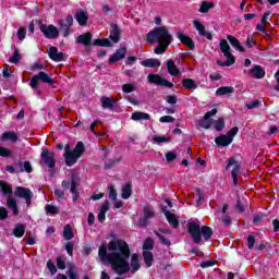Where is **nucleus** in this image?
<instances>
[{
	"label": "nucleus",
	"instance_id": "55",
	"mask_svg": "<svg viewBox=\"0 0 279 279\" xmlns=\"http://www.w3.org/2000/svg\"><path fill=\"white\" fill-rule=\"evenodd\" d=\"M263 106V102L260 100H254L252 102L246 104V108L248 110H254L256 108H260Z\"/></svg>",
	"mask_w": 279,
	"mask_h": 279
},
{
	"label": "nucleus",
	"instance_id": "61",
	"mask_svg": "<svg viewBox=\"0 0 279 279\" xmlns=\"http://www.w3.org/2000/svg\"><path fill=\"white\" fill-rule=\"evenodd\" d=\"M167 104H170L171 106H175L178 104V96L175 95H168L166 96Z\"/></svg>",
	"mask_w": 279,
	"mask_h": 279
},
{
	"label": "nucleus",
	"instance_id": "56",
	"mask_svg": "<svg viewBox=\"0 0 279 279\" xmlns=\"http://www.w3.org/2000/svg\"><path fill=\"white\" fill-rule=\"evenodd\" d=\"M108 191L109 199H112V202H117V190L114 189V185H109Z\"/></svg>",
	"mask_w": 279,
	"mask_h": 279
},
{
	"label": "nucleus",
	"instance_id": "24",
	"mask_svg": "<svg viewBox=\"0 0 279 279\" xmlns=\"http://www.w3.org/2000/svg\"><path fill=\"white\" fill-rule=\"evenodd\" d=\"M61 33V36H63V38H69V36H71V34H73V31L71 29V26L66 25V23H64V21H60L59 22V34Z\"/></svg>",
	"mask_w": 279,
	"mask_h": 279
},
{
	"label": "nucleus",
	"instance_id": "7",
	"mask_svg": "<svg viewBox=\"0 0 279 279\" xmlns=\"http://www.w3.org/2000/svg\"><path fill=\"white\" fill-rule=\"evenodd\" d=\"M39 29L45 38H48L49 40L60 38V31L53 24L47 26V24H43V21H39Z\"/></svg>",
	"mask_w": 279,
	"mask_h": 279
},
{
	"label": "nucleus",
	"instance_id": "15",
	"mask_svg": "<svg viewBox=\"0 0 279 279\" xmlns=\"http://www.w3.org/2000/svg\"><path fill=\"white\" fill-rule=\"evenodd\" d=\"M109 40H111V43H119L121 40V28L119 24L110 25Z\"/></svg>",
	"mask_w": 279,
	"mask_h": 279
},
{
	"label": "nucleus",
	"instance_id": "38",
	"mask_svg": "<svg viewBox=\"0 0 279 279\" xmlns=\"http://www.w3.org/2000/svg\"><path fill=\"white\" fill-rule=\"evenodd\" d=\"M232 93H234V87L230 86H222L216 90V95H218L219 97L223 95H232Z\"/></svg>",
	"mask_w": 279,
	"mask_h": 279
},
{
	"label": "nucleus",
	"instance_id": "33",
	"mask_svg": "<svg viewBox=\"0 0 279 279\" xmlns=\"http://www.w3.org/2000/svg\"><path fill=\"white\" fill-rule=\"evenodd\" d=\"M143 258L146 267H151L154 265V253L150 251H143Z\"/></svg>",
	"mask_w": 279,
	"mask_h": 279
},
{
	"label": "nucleus",
	"instance_id": "23",
	"mask_svg": "<svg viewBox=\"0 0 279 279\" xmlns=\"http://www.w3.org/2000/svg\"><path fill=\"white\" fill-rule=\"evenodd\" d=\"M215 143L218 147H228L231 145L232 140L228 135H219L215 138Z\"/></svg>",
	"mask_w": 279,
	"mask_h": 279
},
{
	"label": "nucleus",
	"instance_id": "53",
	"mask_svg": "<svg viewBox=\"0 0 279 279\" xmlns=\"http://www.w3.org/2000/svg\"><path fill=\"white\" fill-rule=\"evenodd\" d=\"M153 141L155 143H170L171 142V136H160V135H157V136L153 137Z\"/></svg>",
	"mask_w": 279,
	"mask_h": 279
},
{
	"label": "nucleus",
	"instance_id": "21",
	"mask_svg": "<svg viewBox=\"0 0 279 279\" xmlns=\"http://www.w3.org/2000/svg\"><path fill=\"white\" fill-rule=\"evenodd\" d=\"M70 193H72V202H77L80 199V192L77 191V179L75 177L71 178Z\"/></svg>",
	"mask_w": 279,
	"mask_h": 279
},
{
	"label": "nucleus",
	"instance_id": "42",
	"mask_svg": "<svg viewBox=\"0 0 279 279\" xmlns=\"http://www.w3.org/2000/svg\"><path fill=\"white\" fill-rule=\"evenodd\" d=\"M154 234L159 239V243H161V245H166V247H171V241L169 239L160 234V232L158 231H154Z\"/></svg>",
	"mask_w": 279,
	"mask_h": 279
},
{
	"label": "nucleus",
	"instance_id": "13",
	"mask_svg": "<svg viewBox=\"0 0 279 279\" xmlns=\"http://www.w3.org/2000/svg\"><path fill=\"white\" fill-rule=\"evenodd\" d=\"M48 56L53 62H64L66 60L64 52H59L56 46L50 47Z\"/></svg>",
	"mask_w": 279,
	"mask_h": 279
},
{
	"label": "nucleus",
	"instance_id": "48",
	"mask_svg": "<svg viewBox=\"0 0 279 279\" xmlns=\"http://www.w3.org/2000/svg\"><path fill=\"white\" fill-rule=\"evenodd\" d=\"M119 162H121L120 158L109 159L105 162V169L106 170L112 169L116 165H119Z\"/></svg>",
	"mask_w": 279,
	"mask_h": 279
},
{
	"label": "nucleus",
	"instance_id": "8",
	"mask_svg": "<svg viewBox=\"0 0 279 279\" xmlns=\"http://www.w3.org/2000/svg\"><path fill=\"white\" fill-rule=\"evenodd\" d=\"M230 167H233V169L231 170V178H233V185L236 186L239 182V173H241V162L236 161L234 157H231L228 159L227 166L225 168L226 171H228Z\"/></svg>",
	"mask_w": 279,
	"mask_h": 279
},
{
	"label": "nucleus",
	"instance_id": "58",
	"mask_svg": "<svg viewBox=\"0 0 279 279\" xmlns=\"http://www.w3.org/2000/svg\"><path fill=\"white\" fill-rule=\"evenodd\" d=\"M26 172V173H32V171H34V168H32V162L29 161H24V168H21L20 169V173H23V172Z\"/></svg>",
	"mask_w": 279,
	"mask_h": 279
},
{
	"label": "nucleus",
	"instance_id": "30",
	"mask_svg": "<svg viewBox=\"0 0 279 279\" xmlns=\"http://www.w3.org/2000/svg\"><path fill=\"white\" fill-rule=\"evenodd\" d=\"M131 269L133 274H136V271L141 269V263L138 262V254L136 253L131 255Z\"/></svg>",
	"mask_w": 279,
	"mask_h": 279
},
{
	"label": "nucleus",
	"instance_id": "14",
	"mask_svg": "<svg viewBox=\"0 0 279 279\" xmlns=\"http://www.w3.org/2000/svg\"><path fill=\"white\" fill-rule=\"evenodd\" d=\"M162 213H163L169 226H171L174 229H178L180 226V219L178 218V216H175V214H173L167 209H163Z\"/></svg>",
	"mask_w": 279,
	"mask_h": 279
},
{
	"label": "nucleus",
	"instance_id": "35",
	"mask_svg": "<svg viewBox=\"0 0 279 279\" xmlns=\"http://www.w3.org/2000/svg\"><path fill=\"white\" fill-rule=\"evenodd\" d=\"M0 190L3 195H12L13 193L12 185L3 180L0 181Z\"/></svg>",
	"mask_w": 279,
	"mask_h": 279
},
{
	"label": "nucleus",
	"instance_id": "59",
	"mask_svg": "<svg viewBox=\"0 0 279 279\" xmlns=\"http://www.w3.org/2000/svg\"><path fill=\"white\" fill-rule=\"evenodd\" d=\"M239 134V126H233L230 131L227 132V134H225L226 136H228L231 142L234 141V135Z\"/></svg>",
	"mask_w": 279,
	"mask_h": 279
},
{
	"label": "nucleus",
	"instance_id": "27",
	"mask_svg": "<svg viewBox=\"0 0 279 279\" xmlns=\"http://www.w3.org/2000/svg\"><path fill=\"white\" fill-rule=\"evenodd\" d=\"M132 121H149L151 119V116L149 113L135 111L131 116Z\"/></svg>",
	"mask_w": 279,
	"mask_h": 279
},
{
	"label": "nucleus",
	"instance_id": "5",
	"mask_svg": "<svg viewBox=\"0 0 279 279\" xmlns=\"http://www.w3.org/2000/svg\"><path fill=\"white\" fill-rule=\"evenodd\" d=\"M85 151L84 142H77L70 154L63 155L66 167H73V165H76L77 160H80L81 156H84Z\"/></svg>",
	"mask_w": 279,
	"mask_h": 279
},
{
	"label": "nucleus",
	"instance_id": "44",
	"mask_svg": "<svg viewBox=\"0 0 279 279\" xmlns=\"http://www.w3.org/2000/svg\"><path fill=\"white\" fill-rule=\"evenodd\" d=\"M210 125H213V119H202L198 121V126L203 128L204 130H210Z\"/></svg>",
	"mask_w": 279,
	"mask_h": 279
},
{
	"label": "nucleus",
	"instance_id": "10",
	"mask_svg": "<svg viewBox=\"0 0 279 279\" xmlns=\"http://www.w3.org/2000/svg\"><path fill=\"white\" fill-rule=\"evenodd\" d=\"M147 80L149 84H156L157 86H166V88H173V83L162 78L158 74H148Z\"/></svg>",
	"mask_w": 279,
	"mask_h": 279
},
{
	"label": "nucleus",
	"instance_id": "4",
	"mask_svg": "<svg viewBox=\"0 0 279 279\" xmlns=\"http://www.w3.org/2000/svg\"><path fill=\"white\" fill-rule=\"evenodd\" d=\"M40 82H43V84H48V86H54V84H58V82H56V78H53V75L40 71L38 74L34 75L31 78L29 83L31 88H33V90H36L38 95H40L41 93L40 88L38 87V84H40Z\"/></svg>",
	"mask_w": 279,
	"mask_h": 279
},
{
	"label": "nucleus",
	"instance_id": "9",
	"mask_svg": "<svg viewBox=\"0 0 279 279\" xmlns=\"http://www.w3.org/2000/svg\"><path fill=\"white\" fill-rule=\"evenodd\" d=\"M41 162L48 167V169H56V154L49 151V148H45L40 154Z\"/></svg>",
	"mask_w": 279,
	"mask_h": 279
},
{
	"label": "nucleus",
	"instance_id": "64",
	"mask_svg": "<svg viewBox=\"0 0 279 279\" xmlns=\"http://www.w3.org/2000/svg\"><path fill=\"white\" fill-rule=\"evenodd\" d=\"M74 243L72 242V241H70V242H68L66 244H65V251L68 252V255L69 256H73V247H74Z\"/></svg>",
	"mask_w": 279,
	"mask_h": 279
},
{
	"label": "nucleus",
	"instance_id": "41",
	"mask_svg": "<svg viewBox=\"0 0 279 279\" xmlns=\"http://www.w3.org/2000/svg\"><path fill=\"white\" fill-rule=\"evenodd\" d=\"M75 236V234L73 233V229L71 228V226L66 225L63 229V238L65 239V241H71V239H73Z\"/></svg>",
	"mask_w": 279,
	"mask_h": 279
},
{
	"label": "nucleus",
	"instance_id": "16",
	"mask_svg": "<svg viewBox=\"0 0 279 279\" xmlns=\"http://www.w3.org/2000/svg\"><path fill=\"white\" fill-rule=\"evenodd\" d=\"M15 197H20L21 199H28L29 196L34 195V192L32 190L24 187V186H17L14 192Z\"/></svg>",
	"mask_w": 279,
	"mask_h": 279
},
{
	"label": "nucleus",
	"instance_id": "40",
	"mask_svg": "<svg viewBox=\"0 0 279 279\" xmlns=\"http://www.w3.org/2000/svg\"><path fill=\"white\" fill-rule=\"evenodd\" d=\"M76 21L78 25L84 26L88 23V15L84 11L76 13Z\"/></svg>",
	"mask_w": 279,
	"mask_h": 279
},
{
	"label": "nucleus",
	"instance_id": "18",
	"mask_svg": "<svg viewBox=\"0 0 279 279\" xmlns=\"http://www.w3.org/2000/svg\"><path fill=\"white\" fill-rule=\"evenodd\" d=\"M76 43L84 45V47H90L93 43V34L84 33L76 38Z\"/></svg>",
	"mask_w": 279,
	"mask_h": 279
},
{
	"label": "nucleus",
	"instance_id": "22",
	"mask_svg": "<svg viewBox=\"0 0 279 279\" xmlns=\"http://www.w3.org/2000/svg\"><path fill=\"white\" fill-rule=\"evenodd\" d=\"M227 40H229L231 47H234L236 51H240V53H245V48L241 45V41H239L236 37L228 35Z\"/></svg>",
	"mask_w": 279,
	"mask_h": 279
},
{
	"label": "nucleus",
	"instance_id": "25",
	"mask_svg": "<svg viewBox=\"0 0 279 279\" xmlns=\"http://www.w3.org/2000/svg\"><path fill=\"white\" fill-rule=\"evenodd\" d=\"M160 64V59L150 58L142 61V66H145L146 69H158Z\"/></svg>",
	"mask_w": 279,
	"mask_h": 279
},
{
	"label": "nucleus",
	"instance_id": "17",
	"mask_svg": "<svg viewBox=\"0 0 279 279\" xmlns=\"http://www.w3.org/2000/svg\"><path fill=\"white\" fill-rule=\"evenodd\" d=\"M177 36H178L179 40L182 43V45H185L192 51L195 49V41H193V38L184 35L182 33H178Z\"/></svg>",
	"mask_w": 279,
	"mask_h": 279
},
{
	"label": "nucleus",
	"instance_id": "39",
	"mask_svg": "<svg viewBox=\"0 0 279 279\" xmlns=\"http://www.w3.org/2000/svg\"><path fill=\"white\" fill-rule=\"evenodd\" d=\"M211 8H215V3L208 2V1H203L198 12L201 14H207V12H209L211 10Z\"/></svg>",
	"mask_w": 279,
	"mask_h": 279
},
{
	"label": "nucleus",
	"instance_id": "52",
	"mask_svg": "<svg viewBox=\"0 0 279 279\" xmlns=\"http://www.w3.org/2000/svg\"><path fill=\"white\" fill-rule=\"evenodd\" d=\"M9 62H11V64H19V62H21V53L19 52V49H15L12 58L9 59Z\"/></svg>",
	"mask_w": 279,
	"mask_h": 279
},
{
	"label": "nucleus",
	"instance_id": "45",
	"mask_svg": "<svg viewBox=\"0 0 279 279\" xmlns=\"http://www.w3.org/2000/svg\"><path fill=\"white\" fill-rule=\"evenodd\" d=\"M214 128L217 132H222L226 129V120L223 118H218Z\"/></svg>",
	"mask_w": 279,
	"mask_h": 279
},
{
	"label": "nucleus",
	"instance_id": "62",
	"mask_svg": "<svg viewBox=\"0 0 279 279\" xmlns=\"http://www.w3.org/2000/svg\"><path fill=\"white\" fill-rule=\"evenodd\" d=\"M159 121L161 123H173V121H175V118L171 116H162L161 118H159Z\"/></svg>",
	"mask_w": 279,
	"mask_h": 279
},
{
	"label": "nucleus",
	"instance_id": "20",
	"mask_svg": "<svg viewBox=\"0 0 279 279\" xmlns=\"http://www.w3.org/2000/svg\"><path fill=\"white\" fill-rule=\"evenodd\" d=\"M248 73L252 75V77H254V80H263V77H265V71L260 65H254L248 70Z\"/></svg>",
	"mask_w": 279,
	"mask_h": 279
},
{
	"label": "nucleus",
	"instance_id": "47",
	"mask_svg": "<svg viewBox=\"0 0 279 279\" xmlns=\"http://www.w3.org/2000/svg\"><path fill=\"white\" fill-rule=\"evenodd\" d=\"M45 210L47 215H60V209L56 205H47Z\"/></svg>",
	"mask_w": 279,
	"mask_h": 279
},
{
	"label": "nucleus",
	"instance_id": "28",
	"mask_svg": "<svg viewBox=\"0 0 279 279\" xmlns=\"http://www.w3.org/2000/svg\"><path fill=\"white\" fill-rule=\"evenodd\" d=\"M12 233L16 239H23V236H25V225L23 223L15 225Z\"/></svg>",
	"mask_w": 279,
	"mask_h": 279
},
{
	"label": "nucleus",
	"instance_id": "50",
	"mask_svg": "<svg viewBox=\"0 0 279 279\" xmlns=\"http://www.w3.org/2000/svg\"><path fill=\"white\" fill-rule=\"evenodd\" d=\"M57 267L61 271H64V269H66V259L62 256H58L57 257Z\"/></svg>",
	"mask_w": 279,
	"mask_h": 279
},
{
	"label": "nucleus",
	"instance_id": "34",
	"mask_svg": "<svg viewBox=\"0 0 279 279\" xmlns=\"http://www.w3.org/2000/svg\"><path fill=\"white\" fill-rule=\"evenodd\" d=\"M1 141H11V143H16L19 141V134L15 132H4L1 136Z\"/></svg>",
	"mask_w": 279,
	"mask_h": 279
},
{
	"label": "nucleus",
	"instance_id": "26",
	"mask_svg": "<svg viewBox=\"0 0 279 279\" xmlns=\"http://www.w3.org/2000/svg\"><path fill=\"white\" fill-rule=\"evenodd\" d=\"M100 101L104 110H112V108H114V104H117V100L106 96L101 97Z\"/></svg>",
	"mask_w": 279,
	"mask_h": 279
},
{
	"label": "nucleus",
	"instance_id": "36",
	"mask_svg": "<svg viewBox=\"0 0 279 279\" xmlns=\"http://www.w3.org/2000/svg\"><path fill=\"white\" fill-rule=\"evenodd\" d=\"M121 197L122 199H130V197H132V183H126L122 187Z\"/></svg>",
	"mask_w": 279,
	"mask_h": 279
},
{
	"label": "nucleus",
	"instance_id": "32",
	"mask_svg": "<svg viewBox=\"0 0 279 279\" xmlns=\"http://www.w3.org/2000/svg\"><path fill=\"white\" fill-rule=\"evenodd\" d=\"M171 45V41H160L158 43V46L155 48V53L157 56H161V53H165L167 49H169V46Z\"/></svg>",
	"mask_w": 279,
	"mask_h": 279
},
{
	"label": "nucleus",
	"instance_id": "2",
	"mask_svg": "<svg viewBox=\"0 0 279 279\" xmlns=\"http://www.w3.org/2000/svg\"><path fill=\"white\" fill-rule=\"evenodd\" d=\"M187 232L196 245H199V243H202V236L204 241H210L213 239V228L208 226L202 227L199 225V220L189 221Z\"/></svg>",
	"mask_w": 279,
	"mask_h": 279
},
{
	"label": "nucleus",
	"instance_id": "60",
	"mask_svg": "<svg viewBox=\"0 0 279 279\" xmlns=\"http://www.w3.org/2000/svg\"><path fill=\"white\" fill-rule=\"evenodd\" d=\"M47 268L49 269L51 276H56V274H58V268L56 267V264H53V262L48 260Z\"/></svg>",
	"mask_w": 279,
	"mask_h": 279
},
{
	"label": "nucleus",
	"instance_id": "19",
	"mask_svg": "<svg viewBox=\"0 0 279 279\" xmlns=\"http://www.w3.org/2000/svg\"><path fill=\"white\" fill-rule=\"evenodd\" d=\"M167 70H168V73L172 77H178V76L182 75V72H180V70L175 65V61H173V59L168 60V62H167Z\"/></svg>",
	"mask_w": 279,
	"mask_h": 279
},
{
	"label": "nucleus",
	"instance_id": "43",
	"mask_svg": "<svg viewBox=\"0 0 279 279\" xmlns=\"http://www.w3.org/2000/svg\"><path fill=\"white\" fill-rule=\"evenodd\" d=\"M68 276L70 279H77V274L75 272V264L69 263L68 264Z\"/></svg>",
	"mask_w": 279,
	"mask_h": 279
},
{
	"label": "nucleus",
	"instance_id": "51",
	"mask_svg": "<svg viewBox=\"0 0 279 279\" xmlns=\"http://www.w3.org/2000/svg\"><path fill=\"white\" fill-rule=\"evenodd\" d=\"M193 23H194L195 29H197L199 36H202L206 32V26H204V24H202V22L197 20H195Z\"/></svg>",
	"mask_w": 279,
	"mask_h": 279
},
{
	"label": "nucleus",
	"instance_id": "1",
	"mask_svg": "<svg viewBox=\"0 0 279 279\" xmlns=\"http://www.w3.org/2000/svg\"><path fill=\"white\" fill-rule=\"evenodd\" d=\"M109 252L111 253H108ZM98 256L105 265L109 263L111 265L112 271L118 274V276H123V274H129L130 267V256L132 253L130 251V244L125 240L117 239L109 242L108 247L106 245H100L98 248Z\"/></svg>",
	"mask_w": 279,
	"mask_h": 279
},
{
	"label": "nucleus",
	"instance_id": "37",
	"mask_svg": "<svg viewBox=\"0 0 279 279\" xmlns=\"http://www.w3.org/2000/svg\"><path fill=\"white\" fill-rule=\"evenodd\" d=\"M94 47H112V43L108 38H98L93 41Z\"/></svg>",
	"mask_w": 279,
	"mask_h": 279
},
{
	"label": "nucleus",
	"instance_id": "6",
	"mask_svg": "<svg viewBox=\"0 0 279 279\" xmlns=\"http://www.w3.org/2000/svg\"><path fill=\"white\" fill-rule=\"evenodd\" d=\"M220 51L223 53L225 58H227V61H217L218 66H232L234 62H236V59H234V54H232V48H230V44H228V40L220 39Z\"/></svg>",
	"mask_w": 279,
	"mask_h": 279
},
{
	"label": "nucleus",
	"instance_id": "12",
	"mask_svg": "<svg viewBox=\"0 0 279 279\" xmlns=\"http://www.w3.org/2000/svg\"><path fill=\"white\" fill-rule=\"evenodd\" d=\"M125 56H128V47L117 49L109 58V64H114L116 62H119V60H125Z\"/></svg>",
	"mask_w": 279,
	"mask_h": 279
},
{
	"label": "nucleus",
	"instance_id": "57",
	"mask_svg": "<svg viewBox=\"0 0 279 279\" xmlns=\"http://www.w3.org/2000/svg\"><path fill=\"white\" fill-rule=\"evenodd\" d=\"M0 156L1 158H10V156H12V150H10V148L0 146Z\"/></svg>",
	"mask_w": 279,
	"mask_h": 279
},
{
	"label": "nucleus",
	"instance_id": "3",
	"mask_svg": "<svg viewBox=\"0 0 279 279\" xmlns=\"http://www.w3.org/2000/svg\"><path fill=\"white\" fill-rule=\"evenodd\" d=\"M172 40L173 36L169 34V29L165 26L155 27L146 35V43H148V45H154V43H171Z\"/></svg>",
	"mask_w": 279,
	"mask_h": 279
},
{
	"label": "nucleus",
	"instance_id": "11",
	"mask_svg": "<svg viewBox=\"0 0 279 279\" xmlns=\"http://www.w3.org/2000/svg\"><path fill=\"white\" fill-rule=\"evenodd\" d=\"M156 217V213H154V208L151 205L147 204L144 206V218L140 222L141 228H145L149 223V219H154Z\"/></svg>",
	"mask_w": 279,
	"mask_h": 279
},
{
	"label": "nucleus",
	"instance_id": "63",
	"mask_svg": "<svg viewBox=\"0 0 279 279\" xmlns=\"http://www.w3.org/2000/svg\"><path fill=\"white\" fill-rule=\"evenodd\" d=\"M178 155H175L173 151L166 153V160L167 162H173V160H177Z\"/></svg>",
	"mask_w": 279,
	"mask_h": 279
},
{
	"label": "nucleus",
	"instance_id": "49",
	"mask_svg": "<svg viewBox=\"0 0 279 279\" xmlns=\"http://www.w3.org/2000/svg\"><path fill=\"white\" fill-rule=\"evenodd\" d=\"M143 250L144 252H149V250H154V240L151 238H147L144 241Z\"/></svg>",
	"mask_w": 279,
	"mask_h": 279
},
{
	"label": "nucleus",
	"instance_id": "31",
	"mask_svg": "<svg viewBox=\"0 0 279 279\" xmlns=\"http://www.w3.org/2000/svg\"><path fill=\"white\" fill-rule=\"evenodd\" d=\"M182 86L183 88H186V90H195V88H197V83H195V80L193 78H183Z\"/></svg>",
	"mask_w": 279,
	"mask_h": 279
},
{
	"label": "nucleus",
	"instance_id": "54",
	"mask_svg": "<svg viewBox=\"0 0 279 279\" xmlns=\"http://www.w3.org/2000/svg\"><path fill=\"white\" fill-rule=\"evenodd\" d=\"M256 244V238L252 234H248L246 239V245L248 250H254V245Z\"/></svg>",
	"mask_w": 279,
	"mask_h": 279
},
{
	"label": "nucleus",
	"instance_id": "46",
	"mask_svg": "<svg viewBox=\"0 0 279 279\" xmlns=\"http://www.w3.org/2000/svg\"><path fill=\"white\" fill-rule=\"evenodd\" d=\"M136 90V84L134 83H126L122 85V92L129 95V93H134Z\"/></svg>",
	"mask_w": 279,
	"mask_h": 279
},
{
	"label": "nucleus",
	"instance_id": "29",
	"mask_svg": "<svg viewBox=\"0 0 279 279\" xmlns=\"http://www.w3.org/2000/svg\"><path fill=\"white\" fill-rule=\"evenodd\" d=\"M7 206L12 210L14 217H19V204H16V199L10 197L7 199Z\"/></svg>",
	"mask_w": 279,
	"mask_h": 279
}]
</instances>
